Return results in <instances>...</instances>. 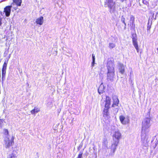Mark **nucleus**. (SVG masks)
Returning <instances> with one entry per match:
<instances>
[{"label": "nucleus", "mask_w": 158, "mask_h": 158, "mask_svg": "<svg viewBox=\"0 0 158 158\" xmlns=\"http://www.w3.org/2000/svg\"><path fill=\"white\" fill-rule=\"evenodd\" d=\"M9 158H16L17 156L16 154L14 153H12L9 155Z\"/></svg>", "instance_id": "obj_24"}, {"label": "nucleus", "mask_w": 158, "mask_h": 158, "mask_svg": "<svg viewBox=\"0 0 158 158\" xmlns=\"http://www.w3.org/2000/svg\"><path fill=\"white\" fill-rule=\"evenodd\" d=\"M82 152H80L77 158H83L82 157Z\"/></svg>", "instance_id": "obj_27"}, {"label": "nucleus", "mask_w": 158, "mask_h": 158, "mask_svg": "<svg viewBox=\"0 0 158 158\" xmlns=\"http://www.w3.org/2000/svg\"><path fill=\"white\" fill-rule=\"evenodd\" d=\"M114 61L113 60H110L107 63V73H115Z\"/></svg>", "instance_id": "obj_3"}, {"label": "nucleus", "mask_w": 158, "mask_h": 158, "mask_svg": "<svg viewBox=\"0 0 158 158\" xmlns=\"http://www.w3.org/2000/svg\"><path fill=\"white\" fill-rule=\"evenodd\" d=\"M119 119L121 123L123 125H126L129 123L130 120L128 117H125L123 115L119 116Z\"/></svg>", "instance_id": "obj_5"}, {"label": "nucleus", "mask_w": 158, "mask_h": 158, "mask_svg": "<svg viewBox=\"0 0 158 158\" xmlns=\"http://www.w3.org/2000/svg\"><path fill=\"white\" fill-rule=\"evenodd\" d=\"M9 58L10 57V55L9 56Z\"/></svg>", "instance_id": "obj_36"}, {"label": "nucleus", "mask_w": 158, "mask_h": 158, "mask_svg": "<svg viewBox=\"0 0 158 158\" xmlns=\"http://www.w3.org/2000/svg\"><path fill=\"white\" fill-rule=\"evenodd\" d=\"M132 38L133 43L135 48L136 49L137 52H138V47L137 44V37H134V35H133Z\"/></svg>", "instance_id": "obj_12"}, {"label": "nucleus", "mask_w": 158, "mask_h": 158, "mask_svg": "<svg viewBox=\"0 0 158 158\" xmlns=\"http://www.w3.org/2000/svg\"><path fill=\"white\" fill-rule=\"evenodd\" d=\"M8 60H5L3 65L2 69H6L7 64L8 63Z\"/></svg>", "instance_id": "obj_22"}, {"label": "nucleus", "mask_w": 158, "mask_h": 158, "mask_svg": "<svg viewBox=\"0 0 158 158\" xmlns=\"http://www.w3.org/2000/svg\"><path fill=\"white\" fill-rule=\"evenodd\" d=\"M118 64L119 66L118 69L119 71V72L122 74H123L125 71L124 66L123 64L121 63H119Z\"/></svg>", "instance_id": "obj_14"}, {"label": "nucleus", "mask_w": 158, "mask_h": 158, "mask_svg": "<svg viewBox=\"0 0 158 158\" xmlns=\"http://www.w3.org/2000/svg\"><path fill=\"white\" fill-rule=\"evenodd\" d=\"M111 99L110 97L106 96V99L105 104V107L110 108V105Z\"/></svg>", "instance_id": "obj_13"}, {"label": "nucleus", "mask_w": 158, "mask_h": 158, "mask_svg": "<svg viewBox=\"0 0 158 158\" xmlns=\"http://www.w3.org/2000/svg\"><path fill=\"white\" fill-rule=\"evenodd\" d=\"M112 98L113 101V103L112 105V107H115V106H118L119 101L116 95H112Z\"/></svg>", "instance_id": "obj_9"}, {"label": "nucleus", "mask_w": 158, "mask_h": 158, "mask_svg": "<svg viewBox=\"0 0 158 158\" xmlns=\"http://www.w3.org/2000/svg\"><path fill=\"white\" fill-rule=\"evenodd\" d=\"M44 22V18L43 17L41 16L37 18L36 21V23L37 24L42 25Z\"/></svg>", "instance_id": "obj_17"}, {"label": "nucleus", "mask_w": 158, "mask_h": 158, "mask_svg": "<svg viewBox=\"0 0 158 158\" xmlns=\"http://www.w3.org/2000/svg\"><path fill=\"white\" fill-rule=\"evenodd\" d=\"M2 24V23H1V18L0 17V26H1V25Z\"/></svg>", "instance_id": "obj_31"}, {"label": "nucleus", "mask_w": 158, "mask_h": 158, "mask_svg": "<svg viewBox=\"0 0 158 158\" xmlns=\"http://www.w3.org/2000/svg\"><path fill=\"white\" fill-rule=\"evenodd\" d=\"M151 24H150L149 23V21L148 22V26L147 30L148 31H150V28H151Z\"/></svg>", "instance_id": "obj_26"}, {"label": "nucleus", "mask_w": 158, "mask_h": 158, "mask_svg": "<svg viewBox=\"0 0 158 158\" xmlns=\"http://www.w3.org/2000/svg\"><path fill=\"white\" fill-rule=\"evenodd\" d=\"M157 51H158V48H157Z\"/></svg>", "instance_id": "obj_34"}, {"label": "nucleus", "mask_w": 158, "mask_h": 158, "mask_svg": "<svg viewBox=\"0 0 158 158\" xmlns=\"http://www.w3.org/2000/svg\"><path fill=\"white\" fill-rule=\"evenodd\" d=\"M3 121L2 120L0 119V127L2 126Z\"/></svg>", "instance_id": "obj_30"}, {"label": "nucleus", "mask_w": 158, "mask_h": 158, "mask_svg": "<svg viewBox=\"0 0 158 158\" xmlns=\"http://www.w3.org/2000/svg\"><path fill=\"white\" fill-rule=\"evenodd\" d=\"M105 86L102 83L100 85L98 90L99 94H100L103 93L105 91Z\"/></svg>", "instance_id": "obj_11"}, {"label": "nucleus", "mask_w": 158, "mask_h": 158, "mask_svg": "<svg viewBox=\"0 0 158 158\" xmlns=\"http://www.w3.org/2000/svg\"><path fill=\"white\" fill-rule=\"evenodd\" d=\"M119 143L118 142H116V141H113V142L111 145L110 148L111 152H112L113 154H114Z\"/></svg>", "instance_id": "obj_7"}, {"label": "nucleus", "mask_w": 158, "mask_h": 158, "mask_svg": "<svg viewBox=\"0 0 158 158\" xmlns=\"http://www.w3.org/2000/svg\"><path fill=\"white\" fill-rule=\"evenodd\" d=\"M13 3H15L18 6H20L22 3V0H13ZM14 4L13 5H14Z\"/></svg>", "instance_id": "obj_19"}, {"label": "nucleus", "mask_w": 158, "mask_h": 158, "mask_svg": "<svg viewBox=\"0 0 158 158\" xmlns=\"http://www.w3.org/2000/svg\"><path fill=\"white\" fill-rule=\"evenodd\" d=\"M121 2H123L124 1H126V0H120Z\"/></svg>", "instance_id": "obj_33"}, {"label": "nucleus", "mask_w": 158, "mask_h": 158, "mask_svg": "<svg viewBox=\"0 0 158 158\" xmlns=\"http://www.w3.org/2000/svg\"><path fill=\"white\" fill-rule=\"evenodd\" d=\"M92 67H93L95 63V56L93 54L92 55Z\"/></svg>", "instance_id": "obj_23"}, {"label": "nucleus", "mask_w": 158, "mask_h": 158, "mask_svg": "<svg viewBox=\"0 0 158 158\" xmlns=\"http://www.w3.org/2000/svg\"><path fill=\"white\" fill-rule=\"evenodd\" d=\"M124 24V25H125V29L126 28V23H125H125H123Z\"/></svg>", "instance_id": "obj_32"}, {"label": "nucleus", "mask_w": 158, "mask_h": 158, "mask_svg": "<svg viewBox=\"0 0 158 158\" xmlns=\"http://www.w3.org/2000/svg\"><path fill=\"white\" fill-rule=\"evenodd\" d=\"M40 111V109L38 108H36V107H35L34 109L32 110H31V112L32 114H34L35 113H37L38 112Z\"/></svg>", "instance_id": "obj_20"}, {"label": "nucleus", "mask_w": 158, "mask_h": 158, "mask_svg": "<svg viewBox=\"0 0 158 158\" xmlns=\"http://www.w3.org/2000/svg\"><path fill=\"white\" fill-rule=\"evenodd\" d=\"M5 133L6 135H7L8 134V131L7 129L5 130Z\"/></svg>", "instance_id": "obj_29"}, {"label": "nucleus", "mask_w": 158, "mask_h": 158, "mask_svg": "<svg viewBox=\"0 0 158 158\" xmlns=\"http://www.w3.org/2000/svg\"><path fill=\"white\" fill-rule=\"evenodd\" d=\"M5 147L6 148H9L13 143V141L10 140L9 138L6 137L4 139Z\"/></svg>", "instance_id": "obj_8"}, {"label": "nucleus", "mask_w": 158, "mask_h": 158, "mask_svg": "<svg viewBox=\"0 0 158 158\" xmlns=\"http://www.w3.org/2000/svg\"><path fill=\"white\" fill-rule=\"evenodd\" d=\"M102 148H108V142L107 139H104L102 141Z\"/></svg>", "instance_id": "obj_18"}, {"label": "nucleus", "mask_w": 158, "mask_h": 158, "mask_svg": "<svg viewBox=\"0 0 158 158\" xmlns=\"http://www.w3.org/2000/svg\"><path fill=\"white\" fill-rule=\"evenodd\" d=\"M6 69H2V79L3 80V78L5 77L6 73Z\"/></svg>", "instance_id": "obj_21"}, {"label": "nucleus", "mask_w": 158, "mask_h": 158, "mask_svg": "<svg viewBox=\"0 0 158 158\" xmlns=\"http://www.w3.org/2000/svg\"><path fill=\"white\" fill-rule=\"evenodd\" d=\"M115 2L113 0H106L105 2L104 6L106 7L107 6L109 9L110 12V13L114 12L115 9Z\"/></svg>", "instance_id": "obj_2"}, {"label": "nucleus", "mask_w": 158, "mask_h": 158, "mask_svg": "<svg viewBox=\"0 0 158 158\" xmlns=\"http://www.w3.org/2000/svg\"><path fill=\"white\" fill-rule=\"evenodd\" d=\"M13 4H14V3H12L10 6H6L4 8V12L5 14V15L7 17H8L10 16L11 12V9Z\"/></svg>", "instance_id": "obj_6"}, {"label": "nucleus", "mask_w": 158, "mask_h": 158, "mask_svg": "<svg viewBox=\"0 0 158 158\" xmlns=\"http://www.w3.org/2000/svg\"><path fill=\"white\" fill-rule=\"evenodd\" d=\"M107 79L108 81L112 82L114 81L115 76V73H107Z\"/></svg>", "instance_id": "obj_10"}, {"label": "nucleus", "mask_w": 158, "mask_h": 158, "mask_svg": "<svg viewBox=\"0 0 158 158\" xmlns=\"http://www.w3.org/2000/svg\"><path fill=\"white\" fill-rule=\"evenodd\" d=\"M121 21L123 23H125V18L122 16L121 18Z\"/></svg>", "instance_id": "obj_28"}, {"label": "nucleus", "mask_w": 158, "mask_h": 158, "mask_svg": "<svg viewBox=\"0 0 158 158\" xmlns=\"http://www.w3.org/2000/svg\"><path fill=\"white\" fill-rule=\"evenodd\" d=\"M121 134L119 131H115L114 134L113 135V141H116L119 143V140L121 138Z\"/></svg>", "instance_id": "obj_4"}, {"label": "nucleus", "mask_w": 158, "mask_h": 158, "mask_svg": "<svg viewBox=\"0 0 158 158\" xmlns=\"http://www.w3.org/2000/svg\"><path fill=\"white\" fill-rule=\"evenodd\" d=\"M115 47V45L113 43H110L109 44V47L110 49H112Z\"/></svg>", "instance_id": "obj_25"}, {"label": "nucleus", "mask_w": 158, "mask_h": 158, "mask_svg": "<svg viewBox=\"0 0 158 158\" xmlns=\"http://www.w3.org/2000/svg\"><path fill=\"white\" fill-rule=\"evenodd\" d=\"M148 114L149 117L145 118L142 124V130L145 132L149 131V129L150 126V123L151 118L150 117V111L148 112Z\"/></svg>", "instance_id": "obj_1"}, {"label": "nucleus", "mask_w": 158, "mask_h": 158, "mask_svg": "<svg viewBox=\"0 0 158 158\" xmlns=\"http://www.w3.org/2000/svg\"><path fill=\"white\" fill-rule=\"evenodd\" d=\"M109 108L105 107L103 111V116L106 118H108V116L109 115L108 110Z\"/></svg>", "instance_id": "obj_15"}, {"label": "nucleus", "mask_w": 158, "mask_h": 158, "mask_svg": "<svg viewBox=\"0 0 158 158\" xmlns=\"http://www.w3.org/2000/svg\"><path fill=\"white\" fill-rule=\"evenodd\" d=\"M134 21L135 17L132 15L130 17V26L131 27L134 28V27H135V25L134 24Z\"/></svg>", "instance_id": "obj_16"}, {"label": "nucleus", "mask_w": 158, "mask_h": 158, "mask_svg": "<svg viewBox=\"0 0 158 158\" xmlns=\"http://www.w3.org/2000/svg\"><path fill=\"white\" fill-rule=\"evenodd\" d=\"M17 8V7H16L15 8V10H16V9Z\"/></svg>", "instance_id": "obj_37"}, {"label": "nucleus", "mask_w": 158, "mask_h": 158, "mask_svg": "<svg viewBox=\"0 0 158 158\" xmlns=\"http://www.w3.org/2000/svg\"><path fill=\"white\" fill-rule=\"evenodd\" d=\"M9 58L10 57V55L9 56Z\"/></svg>", "instance_id": "obj_35"}]
</instances>
